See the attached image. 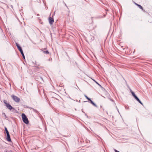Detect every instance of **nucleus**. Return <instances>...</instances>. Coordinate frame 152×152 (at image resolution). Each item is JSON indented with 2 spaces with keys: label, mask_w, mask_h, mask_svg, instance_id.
Here are the masks:
<instances>
[{
  "label": "nucleus",
  "mask_w": 152,
  "mask_h": 152,
  "mask_svg": "<svg viewBox=\"0 0 152 152\" xmlns=\"http://www.w3.org/2000/svg\"><path fill=\"white\" fill-rule=\"evenodd\" d=\"M16 45L17 46L19 50L20 51L21 54H22L23 57L24 59H25V56L23 53V50L21 48V47L19 46L18 44L17 43H15Z\"/></svg>",
  "instance_id": "3"
},
{
  "label": "nucleus",
  "mask_w": 152,
  "mask_h": 152,
  "mask_svg": "<svg viewBox=\"0 0 152 152\" xmlns=\"http://www.w3.org/2000/svg\"><path fill=\"white\" fill-rule=\"evenodd\" d=\"M49 23L50 25L52 24L54 21L53 19L52 18L50 17L49 18Z\"/></svg>",
  "instance_id": "5"
},
{
  "label": "nucleus",
  "mask_w": 152,
  "mask_h": 152,
  "mask_svg": "<svg viewBox=\"0 0 152 152\" xmlns=\"http://www.w3.org/2000/svg\"><path fill=\"white\" fill-rule=\"evenodd\" d=\"M138 102L140 101V99H139L137 97L135 98Z\"/></svg>",
  "instance_id": "13"
},
{
  "label": "nucleus",
  "mask_w": 152,
  "mask_h": 152,
  "mask_svg": "<svg viewBox=\"0 0 152 152\" xmlns=\"http://www.w3.org/2000/svg\"><path fill=\"white\" fill-rule=\"evenodd\" d=\"M131 92L133 96L135 98L137 97V96L135 95V94L132 91Z\"/></svg>",
  "instance_id": "9"
},
{
  "label": "nucleus",
  "mask_w": 152,
  "mask_h": 152,
  "mask_svg": "<svg viewBox=\"0 0 152 152\" xmlns=\"http://www.w3.org/2000/svg\"><path fill=\"white\" fill-rule=\"evenodd\" d=\"M90 101L91 103L95 107H97V105L91 99L89 100Z\"/></svg>",
  "instance_id": "7"
},
{
  "label": "nucleus",
  "mask_w": 152,
  "mask_h": 152,
  "mask_svg": "<svg viewBox=\"0 0 152 152\" xmlns=\"http://www.w3.org/2000/svg\"><path fill=\"white\" fill-rule=\"evenodd\" d=\"M43 53H46V54H48L49 53V52L48 50H46V51H43Z\"/></svg>",
  "instance_id": "10"
},
{
  "label": "nucleus",
  "mask_w": 152,
  "mask_h": 152,
  "mask_svg": "<svg viewBox=\"0 0 152 152\" xmlns=\"http://www.w3.org/2000/svg\"><path fill=\"white\" fill-rule=\"evenodd\" d=\"M7 140L8 141H9V142L11 140V139L10 138V135L9 133H7Z\"/></svg>",
  "instance_id": "6"
},
{
  "label": "nucleus",
  "mask_w": 152,
  "mask_h": 152,
  "mask_svg": "<svg viewBox=\"0 0 152 152\" xmlns=\"http://www.w3.org/2000/svg\"><path fill=\"white\" fill-rule=\"evenodd\" d=\"M4 103L5 104L7 107L10 110L14 111L15 110L14 108L10 104L7 103V101L4 100L3 101Z\"/></svg>",
  "instance_id": "1"
},
{
  "label": "nucleus",
  "mask_w": 152,
  "mask_h": 152,
  "mask_svg": "<svg viewBox=\"0 0 152 152\" xmlns=\"http://www.w3.org/2000/svg\"><path fill=\"white\" fill-rule=\"evenodd\" d=\"M65 5L66 6V4L65 3Z\"/></svg>",
  "instance_id": "18"
},
{
  "label": "nucleus",
  "mask_w": 152,
  "mask_h": 152,
  "mask_svg": "<svg viewBox=\"0 0 152 152\" xmlns=\"http://www.w3.org/2000/svg\"><path fill=\"white\" fill-rule=\"evenodd\" d=\"M138 102L141 104H143L141 102V101L140 100V101H139Z\"/></svg>",
  "instance_id": "14"
},
{
  "label": "nucleus",
  "mask_w": 152,
  "mask_h": 152,
  "mask_svg": "<svg viewBox=\"0 0 152 152\" xmlns=\"http://www.w3.org/2000/svg\"><path fill=\"white\" fill-rule=\"evenodd\" d=\"M94 81L95 82L98 84L99 85V84L98 83H97L94 80Z\"/></svg>",
  "instance_id": "17"
},
{
  "label": "nucleus",
  "mask_w": 152,
  "mask_h": 152,
  "mask_svg": "<svg viewBox=\"0 0 152 152\" xmlns=\"http://www.w3.org/2000/svg\"><path fill=\"white\" fill-rule=\"evenodd\" d=\"M5 129L7 134L9 133L6 127H5Z\"/></svg>",
  "instance_id": "11"
},
{
  "label": "nucleus",
  "mask_w": 152,
  "mask_h": 152,
  "mask_svg": "<svg viewBox=\"0 0 152 152\" xmlns=\"http://www.w3.org/2000/svg\"><path fill=\"white\" fill-rule=\"evenodd\" d=\"M85 97H86V98L87 99H88V100H91V99H90L88 97V96L85 95Z\"/></svg>",
  "instance_id": "12"
},
{
  "label": "nucleus",
  "mask_w": 152,
  "mask_h": 152,
  "mask_svg": "<svg viewBox=\"0 0 152 152\" xmlns=\"http://www.w3.org/2000/svg\"><path fill=\"white\" fill-rule=\"evenodd\" d=\"M114 151H115V152H120L119 151H117V150H116V149H115Z\"/></svg>",
  "instance_id": "15"
},
{
  "label": "nucleus",
  "mask_w": 152,
  "mask_h": 152,
  "mask_svg": "<svg viewBox=\"0 0 152 152\" xmlns=\"http://www.w3.org/2000/svg\"><path fill=\"white\" fill-rule=\"evenodd\" d=\"M94 81L95 82L98 84L99 85V84L98 83H97L94 80Z\"/></svg>",
  "instance_id": "16"
},
{
  "label": "nucleus",
  "mask_w": 152,
  "mask_h": 152,
  "mask_svg": "<svg viewBox=\"0 0 152 152\" xmlns=\"http://www.w3.org/2000/svg\"><path fill=\"white\" fill-rule=\"evenodd\" d=\"M12 97L14 101L17 102H19L20 100V99L19 98L15 95H12Z\"/></svg>",
  "instance_id": "4"
},
{
  "label": "nucleus",
  "mask_w": 152,
  "mask_h": 152,
  "mask_svg": "<svg viewBox=\"0 0 152 152\" xmlns=\"http://www.w3.org/2000/svg\"><path fill=\"white\" fill-rule=\"evenodd\" d=\"M22 117L23 122L26 124H28L29 121L26 115L24 113H23L22 115Z\"/></svg>",
  "instance_id": "2"
},
{
  "label": "nucleus",
  "mask_w": 152,
  "mask_h": 152,
  "mask_svg": "<svg viewBox=\"0 0 152 152\" xmlns=\"http://www.w3.org/2000/svg\"><path fill=\"white\" fill-rule=\"evenodd\" d=\"M135 4L137 5L138 7L140 8V9H142V10H143V7H142L140 5H139V4H137L135 3Z\"/></svg>",
  "instance_id": "8"
}]
</instances>
